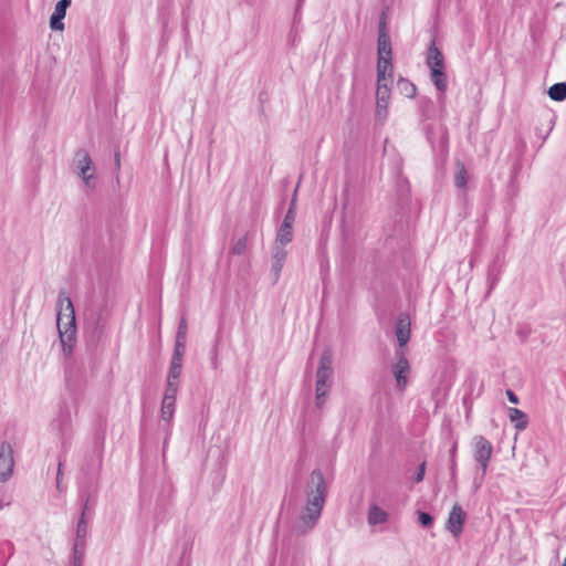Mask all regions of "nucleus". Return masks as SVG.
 Instances as JSON below:
<instances>
[{
  "label": "nucleus",
  "mask_w": 566,
  "mask_h": 566,
  "mask_svg": "<svg viewBox=\"0 0 566 566\" xmlns=\"http://www.w3.org/2000/svg\"><path fill=\"white\" fill-rule=\"evenodd\" d=\"M306 502L296 524V533L305 535L317 524L327 497V484L321 469H314L305 485Z\"/></svg>",
  "instance_id": "1"
},
{
  "label": "nucleus",
  "mask_w": 566,
  "mask_h": 566,
  "mask_svg": "<svg viewBox=\"0 0 566 566\" xmlns=\"http://www.w3.org/2000/svg\"><path fill=\"white\" fill-rule=\"evenodd\" d=\"M56 326L62 345V350L66 357L73 354L76 342V318L74 305L65 291H60L57 296Z\"/></svg>",
  "instance_id": "2"
},
{
  "label": "nucleus",
  "mask_w": 566,
  "mask_h": 566,
  "mask_svg": "<svg viewBox=\"0 0 566 566\" xmlns=\"http://www.w3.org/2000/svg\"><path fill=\"white\" fill-rule=\"evenodd\" d=\"M333 376V356L332 353L326 349L321 355L318 367L316 371V406L322 408L326 401L328 391L332 386Z\"/></svg>",
  "instance_id": "3"
},
{
  "label": "nucleus",
  "mask_w": 566,
  "mask_h": 566,
  "mask_svg": "<svg viewBox=\"0 0 566 566\" xmlns=\"http://www.w3.org/2000/svg\"><path fill=\"white\" fill-rule=\"evenodd\" d=\"M492 452H493V446L485 437H483V436L474 437L473 457L481 469L480 478L479 476L474 478V484L476 488L480 486L482 480L484 479V476L486 474Z\"/></svg>",
  "instance_id": "4"
},
{
  "label": "nucleus",
  "mask_w": 566,
  "mask_h": 566,
  "mask_svg": "<svg viewBox=\"0 0 566 566\" xmlns=\"http://www.w3.org/2000/svg\"><path fill=\"white\" fill-rule=\"evenodd\" d=\"M52 428L59 431L62 448L67 450L73 438V426L71 411L66 406L60 408L57 417L52 421Z\"/></svg>",
  "instance_id": "5"
},
{
  "label": "nucleus",
  "mask_w": 566,
  "mask_h": 566,
  "mask_svg": "<svg viewBox=\"0 0 566 566\" xmlns=\"http://www.w3.org/2000/svg\"><path fill=\"white\" fill-rule=\"evenodd\" d=\"M74 164L78 169V176L88 188L95 187V167L90 154L80 148L75 151Z\"/></svg>",
  "instance_id": "6"
},
{
  "label": "nucleus",
  "mask_w": 566,
  "mask_h": 566,
  "mask_svg": "<svg viewBox=\"0 0 566 566\" xmlns=\"http://www.w3.org/2000/svg\"><path fill=\"white\" fill-rule=\"evenodd\" d=\"M377 54H378L377 62L385 63V64L392 63L391 40L387 32V23H386V18H385L384 12L381 14V18L379 20V25H378Z\"/></svg>",
  "instance_id": "7"
},
{
  "label": "nucleus",
  "mask_w": 566,
  "mask_h": 566,
  "mask_svg": "<svg viewBox=\"0 0 566 566\" xmlns=\"http://www.w3.org/2000/svg\"><path fill=\"white\" fill-rule=\"evenodd\" d=\"M13 448L8 441L0 443V482H7L13 473Z\"/></svg>",
  "instance_id": "8"
},
{
  "label": "nucleus",
  "mask_w": 566,
  "mask_h": 566,
  "mask_svg": "<svg viewBox=\"0 0 566 566\" xmlns=\"http://www.w3.org/2000/svg\"><path fill=\"white\" fill-rule=\"evenodd\" d=\"M397 363L392 366V373L396 379V386L399 391H403L408 384V374L410 371V364L405 356L403 352H396Z\"/></svg>",
  "instance_id": "9"
},
{
  "label": "nucleus",
  "mask_w": 566,
  "mask_h": 566,
  "mask_svg": "<svg viewBox=\"0 0 566 566\" xmlns=\"http://www.w3.org/2000/svg\"><path fill=\"white\" fill-rule=\"evenodd\" d=\"M389 98L390 87L388 85H377L375 120L380 125L387 119Z\"/></svg>",
  "instance_id": "10"
},
{
  "label": "nucleus",
  "mask_w": 566,
  "mask_h": 566,
  "mask_svg": "<svg viewBox=\"0 0 566 566\" xmlns=\"http://www.w3.org/2000/svg\"><path fill=\"white\" fill-rule=\"evenodd\" d=\"M467 520V513L462 509V506L455 503L451 511L449 512V516L446 523V528L454 536L458 537L462 531Z\"/></svg>",
  "instance_id": "11"
},
{
  "label": "nucleus",
  "mask_w": 566,
  "mask_h": 566,
  "mask_svg": "<svg viewBox=\"0 0 566 566\" xmlns=\"http://www.w3.org/2000/svg\"><path fill=\"white\" fill-rule=\"evenodd\" d=\"M78 502L81 505V515L87 517L90 514V511L94 509L96 504V496L93 493L91 485H82L78 490Z\"/></svg>",
  "instance_id": "12"
},
{
  "label": "nucleus",
  "mask_w": 566,
  "mask_h": 566,
  "mask_svg": "<svg viewBox=\"0 0 566 566\" xmlns=\"http://www.w3.org/2000/svg\"><path fill=\"white\" fill-rule=\"evenodd\" d=\"M71 6V0H60L54 8L53 13L50 17V28L53 31H63L66 10Z\"/></svg>",
  "instance_id": "13"
},
{
  "label": "nucleus",
  "mask_w": 566,
  "mask_h": 566,
  "mask_svg": "<svg viewBox=\"0 0 566 566\" xmlns=\"http://www.w3.org/2000/svg\"><path fill=\"white\" fill-rule=\"evenodd\" d=\"M398 345L403 347L410 339V319L407 314H400L395 326Z\"/></svg>",
  "instance_id": "14"
},
{
  "label": "nucleus",
  "mask_w": 566,
  "mask_h": 566,
  "mask_svg": "<svg viewBox=\"0 0 566 566\" xmlns=\"http://www.w3.org/2000/svg\"><path fill=\"white\" fill-rule=\"evenodd\" d=\"M426 64L429 70L444 67V56L442 51L437 46L433 38L428 46Z\"/></svg>",
  "instance_id": "15"
},
{
  "label": "nucleus",
  "mask_w": 566,
  "mask_h": 566,
  "mask_svg": "<svg viewBox=\"0 0 566 566\" xmlns=\"http://www.w3.org/2000/svg\"><path fill=\"white\" fill-rule=\"evenodd\" d=\"M85 335L87 344L95 347L103 335V325L101 324V314L97 315L92 322L87 321L85 325Z\"/></svg>",
  "instance_id": "16"
},
{
  "label": "nucleus",
  "mask_w": 566,
  "mask_h": 566,
  "mask_svg": "<svg viewBox=\"0 0 566 566\" xmlns=\"http://www.w3.org/2000/svg\"><path fill=\"white\" fill-rule=\"evenodd\" d=\"M87 534H88L87 517L80 516L77 525H76L75 539H74L73 546L86 547Z\"/></svg>",
  "instance_id": "17"
},
{
  "label": "nucleus",
  "mask_w": 566,
  "mask_h": 566,
  "mask_svg": "<svg viewBox=\"0 0 566 566\" xmlns=\"http://www.w3.org/2000/svg\"><path fill=\"white\" fill-rule=\"evenodd\" d=\"M430 78L440 93H446L448 87V76L446 66L440 69L430 70Z\"/></svg>",
  "instance_id": "18"
},
{
  "label": "nucleus",
  "mask_w": 566,
  "mask_h": 566,
  "mask_svg": "<svg viewBox=\"0 0 566 566\" xmlns=\"http://www.w3.org/2000/svg\"><path fill=\"white\" fill-rule=\"evenodd\" d=\"M388 513L376 504L370 505L367 522L369 525L384 524L388 521Z\"/></svg>",
  "instance_id": "19"
},
{
  "label": "nucleus",
  "mask_w": 566,
  "mask_h": 566,
  "mask_svg": "<svg viewBox=\"0 0 566 566\" xmlns=\"http://www.w3.org/2000/svg\"><path fill=\"white\" fill-rule=\"evenodd\" d=\"M509 418L518 431H522L527 428L528 417L521 409L509 408Z\"/></svg>",
  "instance_id": "20"
},
{
  "label": "nucleus",
  "mask_w": 566,
  "mask_h": 566,
  "mask_svg": "<svg viewBox=\"0 0 566 566\" xmlns=\"http://www.w3.org/2000/svg\"><path fill=\"white\" fill-rule=\"evenodd\" d=\"M419 112L422 120H429L434 117V103L430 97L422 96L419 99Z\"/></svg>",
  "instance_id": "21"
},
{
  "label": "nucleus",
  "mask_w": 566,
  "mask_h": 566,
  "mask_svg": "<svg viewBox=\"0 0 566 566\" xmlns=\"http://www.w3.org/2000/svg\"><path fill=\"white\" fill-rule=\"evenodd\" d=\"M547 94L551 99L555 102H563L566 99V82H558L553 84L548 91Z\"/></svg>",
  "instance_id": "22"
},
{
  "label": "nucleus",
  "mask_w": 566,
  "mask_h": 566,
  "mask_svg": "<svg viewBox=\"0 0 566 566\" xmlns=\"http://www.w3.org/2000/svg\"><path fill=\"white\" fill-rule=\"evenodd\" d=\"M397 88L400 92V94H402L409 98H413L417 94L416 85L412 82H410L408 78H405V77L398 78Z\"/></svg>",
  "instance_id": "23"
},
{
  "label": "nucleus",
  "mask_w": 566,
  "mask_h": 566,
  "mask_svg": "<svg viewBox=\"0 0 566 566\" xmlns=\"http://www.w3.org/2000/svg\"><path fill=\"white\" fill-rule=\"evenodd\" d=\"M293 240V227L281 223L279 229L276 230L275 240L281 244H289Z\"/></svg>",
  "instance_id": "24"
},
{
  "label": "nucleus",
  "mask_w": 566,
  "mask_h": 566,
  "mask_svg": "<svg viewBox=\"0 0 566 566\" xmlns=\"http://www.w3.org/2000/svg\"><path fill=\"white\" fill-rule=\"evenodd\" d=\"M457 174L454 176V185L460 189H465L468 184V170L462 161L457 163Z\"/></svg>",
  "instance_id": "25"
},
{
  "label": "nucleus",
  "mask_w": 566,
  "mask_h": 566,
  "mask_svg": "<svg viewBox=\"0 0 566 566\" xmlns=\"http://www.w3.org/2000/svg\"><path fill=\"white\" fill-rule=\"evenodd\" d=\"M175 406L176 400L163 399L160 409V417L163 420L170 422L175 413Z\"/></svg>",
  "instance_id": "26"
},
{
  "label": "nucleus",
  "mask_w": 566,
  "mask_h": 566,
  "mask_svg": "<svg viewBox=\"0 0 566 566\" xmlns=\"http://www.w3.org/2000/svg\"><path fill=\"white\" fill-rule=\"evenodd\" d=\"M497 258L489 265L488 269V283L490 290H492L500 280V270L497 269Z\"/></svg>",
  "instance_id": "27"
},
{
  "label": "nucleus",
  "mask_w": 566,
  "mask_h": 566,
  "mask_svg": "<svg viewBox=\"0 0 566 566\" xmlns=\"http://www.w3.org/2000/svg\"><path fill=\"white\" fill-rule=\"evenodd\" d=\"M86 547L73 546L71 566H83Z\"/></svg>",
  "instance_id": "28"
},
{
  "label": "nucleus",
  "mask_w": 566,
  "mask_h": 566,
  "mask_svg": "<svg viewBox=\"0 0 566 566\" xmlns=\"http://www.w3.org/2000/svg\"><path fill=\"white\" fill-rule=\"evenodd\" d=\"M179 389V381H166V389L164 392V398L166 400H176L177 394Z\"/></svg>",
  "instance_id": "29"
},
{
  "label": "nucleus",
  "mask_w": 566,
  "mask_h": 566,
  "mask_svg": "<svg viewBox=\"0 0 566 566\" xmlns=\"http://www.w3.org/2000/svg\"><path fill=\"white\" fill-rule=\"evenodd\" d=\"M247 237L248 234L243 235L242 238L238 239L230 248L229 253L232 255H242L244 254L247 250Z\"/></svg>",
  "instance_id": "30"
},
{
  "label": "nucleus",
  "mask_w": 566,
  "mask_h": 566,
  "mask_svg": "<svg viewBox=\"0 0 566 566\" xmlns=\"http://www.w3.org/2000/svg\"><path fill=\"white\" fill-rule=\"evenodd\" d=\"M285 245L286 244H281V243L274 241L273 253H272V259L274 261L285 262V260L287 258V251L285 249Z\"/></svg>",
  "instance_id": "31"
},
{
  "label": "nucleus",
  "mask_w": 566,
  "mask_h": 566,
  "mask_svg": "<svg viewBox=\"0 0 566 566\" xmlns=\"http://www.w3.org/2000/svg\"><path fill=\"white\" fill-rule=\"evenodd\" d=\"M388 67H392V63L391 64H385V63H380V62H377V85H388L385 81H386V71Z\"/></svg>",
  "instance_id": "32"
},
{
  "label": "nucleus",
  "mask_w": 566,
  "mask_h": 566,
  "mask_svg": "<svg viewBox=\"0 0 566 566\" xmlns=\"http://www.w3.org/2000/svg\"><path fill=\"white\" fill-rule=\"evenodd\" d=\"M418 522L422 527L430 528L434 523V518L428 512L418 511Z\"/></svg>",
  "instance_id": "33"
},
{
  "label": "nucleus",
  "mask_w": 566,
  "mask_h": 566,
  "mask_svg": "<svg viewBox=\"0 0 566 566\" xmlns=\"http://www.w3.org/2000/svg\"><path fill=\"white\" fill-rule=\"evenodd\" d=\"M186 340L187 338H177L175 340L174 355H178L184 357L186 350Z\"/></svg>",
  "instance_id": "34"
},
{
  "label": "nucleus",
  "mask_w": 566,
  "mask_h": 566,
  "mask_svg": "<svg viewBox=\"0 0 566 566\" xmlns=\"http://www.w3.org/2000/svg\"><path fill=\"white\" fill-rule=\"evenodd\" d=\"M284 263L285 262H282V261H274L272 262V266H271V272L273 274V277H274V283L277 282L280 275H281V272H282V269L284 266Z\"/></svg>",
  "instance_id": "35"
},
{
  "label": "nucleus",
  "mask_w": 566,
  "mask_h": 566,
  "mask_svg": "<svg viewBox=\"0 0 566 566\" xmlns=\"http://www.w3.org/2000/svg\"><path fill=\"white\" fill-rule=\"evenodd\" d=\"M517 193H518L517 179H514V177L510 178L509 185H507V196H510L511 198H514L517 196Z\"/></svg>",
  "instance_id": "36"
},
{
  "label": "nucleus",
  "mask_w": 566,
  "mask_h": 566,
  "mask_svg": "<svg viewBox=\"0 0 566 566\" xmlns=\"http://www.w3.org/2000/svg\"><path fill=\"white\" fill-rule=\"evenodd\" d=\"M181 370L178 367L169 366L168 374H167V380L169 381H179Z\"/></svg>",
  "instance_id": "37"
},
{
  "label": "nucleus",
  "mask_w": 566,
  "mask_h": 566,
  "mask_svg": "<svg viewBox=\"0 0 566 566\" xmlns=\"http://www.w3.org/2000/svg\"><path fill=\"white\" fill-rule=\"evenodd\" d=\"M176 337L177 338H187V321L185 317H181V319L178 324Z\"/></svg>",
  "instance_id": "38"
},
{
  "label": "nucleus",
  "mask_w": 566,
  "mask_h": 566,
  "mask_svg": "<svg viewBox=\"0 0 566 566\" xmlns=\"http://www.w3.org/2000/svg\"><path fill=\"white\" fill-rule=\"evenodd\" d=\"M424 474H426V461H423L422 463L419 464L417 472L413 476V481L416 483L422 482L424 479Z\"/></svg>",
  "instance_id": "39"
},
{
  "label": "nucleus",
  "mask_w": 566,
  "mask_h": 566,
  "mask_svg": "<svg viewBox=\"0 0 566 566\" xmlns=\"http://www.w3.org/2000/svg\"><path fill=\"white\" fill-rule=\"evenodd\" d=\"M295 218H296V210L289 208L282 223L283 224L287 223V226L293 227V224L295 222Z\"/></svg>",
  "instance_id": "40"
},
{
  "label": "nucleus",
  "mask_w": 566,
  "mask_h": 566,
  "mask_svg": "<svg viewBox=\"0 0 566 566\" xmlns=\"http://www.w3.org/2000/svg\"><path fill=\"white\" fill-rule=\"evenodd\" d=\"M101 468V460L99 459H96V463H94V459L93 457L91 458L90 460V463H87L86 465V473H91L95 470H98Z\"/></svg>",
  "instance_id": "41"
},
{
  "label": "nucleus",
  "mask_w": 566,
  "mask_h": 566,
  "mask_svg": "<svg viewBox=\"0 0 566 566\" xmlns=\"http://www.w3.org/2000/svg\"><path fill=\"white\" fill-rule=\"evenodd\" d=\"M521 169H522L521 160L515 161L513 167H512V169H511L510 178L514 177V179H517V176H518Z\"/></svg>",
  "instance_id": "42"
},
{
  "label": "nucleus",
  "mask_w": 566,
  "mask_h": 566,
  "mask_svg": "<svg viewBox=\"0 0 566 566\" xmlns=\"http://www.w3.org/2000/svg\"><path fill=\"white\" fill-rule=\"evenodd\" d=\"M182 358L184 357H181V356L172 354L169 366H175V367L182 369Z\"/></svg>",
  "instance_id": "43"
},
{
  "label": "nucleus",
  "mask_w": 566,
  "mask_h": 566,
  "mask_svg": "<svg viewBox=\"0 0 566 566\" xmlns=\"http://www.w3.org/2000/svg\"><path fill=\"white\" fill-rule=\"evenodd\" d=\"M506 396L511 403L517 405L520 402L518 396L512 389L506 390Z\"/></svg>",
  "instance_id": "44"
},
{
  "label": "nucleus",
  "mask_w": 566,
  "mask_h": 566,
  "mask_svg": "<svg viewBox=\"0 0 566 566\" xmlns=\"http://www.w3.org/2000/svg\"><path fill=\"white\" fill-rule=\"evenodd\" d=\"M450 475H451V481L455 482V480H457V460L455 459H451V461H450Z\"/></svg>",
  "instance_id": "45"
},
{
  "label": "nucleus",
  "mask_w": 566,
  "mask_h": 566,
  "mask_svg": "<svg viewBox=\"0 0 566 566\" xmlns=\"http://www.w3.org/2000/svg\"><path fill=\"white\" fill-rule=\"evenodd\" d=\"M297 40V29L292 28L290 34H289V43L294 46Z\"/></svg>",
  "instance_id": "46"
},
{
  "label": "nucleus",
  "mask_w": 566,
  "mask_h": 566,
  "mask_svg": "<svg viewBox=\"0 0 566 566\" xmlns=\"http://www.w3.org/2000/svg\"><path fill=\"white\" fill-rule=\"evenodd\" d=\"M211 354V361L214 368H217L218 365V352H217V345L213 346V348L210 352Z\"/></svg>",
  "instance_id": "47"
},
{
  "label": "nucleus",
  "mask_w": 566,
  "mask_h": 566,
  "mask_svg": "<svg viewBox=\"0 0 566 566\" xmlns=\"http://www.w3.org/2000/svg\"><path fill=\"white\" fill-rule=\"evenodd\" d=\"M297 189H298V186H296L294 192H293V196H292V199H291V202H290V209H294L296 210V200H297Z\"/></svg>",
  "instance_id": "48"
},
{
  "label": "nucleus",
  "mask_w": 566,
  "mask_h": 566,
  "mask_svg": "<svg viewBox=\"0 0 566 566\" xmlns=\"http://www.w3.org/2000/svg\"><path fill=\"white\" fill-rule=\"evenodd\" d=\"M62 462L60 461L59 462V465H57V472H56V486L59 488L60 486V482H61V478H62Z\"/></svg>",
  "instance_id": "49"
},
{
  "label": "nucleus",
  "mask_w": 566,
  "mask_h": 566,
  "mask_svg": "<svg viewBox=\"0 0 566 566\" xmlns=\"http://www.w3.org/2000/svg\"><path fill=\"white\" fill-rule=\"evenodd\" d=\"M297 7H300V4ZM300 20H301V15H300V12H298V8H296L295 13H294V18H293V27L292 28L297 29L296 25L300 22Z\"/></svg>",
  "instance_id": "50"
},
{
  "label": "nucleus",
  "mask_w": 566,
  "mask_h": 566,
  "mask_svg": "<svg viewBox=\"0 0 566 566\" xmlns=\"http://www.w3.org/2000/svg\"><path fill=\"white\" fill-rule=\"evenodd\" d=\"M1 548H2V549H6V548H7V549L10 552V555H12V554H13V545H12V543H11V542H9V541L3 542V543L1 544Z\"/></svg>",
  "instance_id": "51"
},
{
  "label": "nucleus",
  "mask_w": 566,
  "mask_h": 566,
  "mask_svg": "<svg viewBox=\"0 0 566 566\" xmlns=\"http://www.w3.org/2000/svg\"><path fill=\"white\" fill-rule=\"evenodd\" d=\"M457 450H458V444L457 442H454L451 447V449L449 450V454H450V460L451 459H455L457 457Z\"/></svg>",
  "instance_id": "52"
},
{
  "label": "nucleus",
  "mask_w": 566,
  "mask_h": 566,
  "mask_svg": "<svg viewBox=\"0 0 566 566\" xmlns=\"http://www.w3.org/2000/svg\"><path fill=\"white\" fill-rule=\"evenodd\" d=\"M114 159H115L116 169L119 170V168H120V154H119L118 150L115 151Z\"/></svg>",
  "instance_id": "53"
},
{
  "label": "nucleus",
  "mask_w": 566,
  "mask_h": 566,
  "mask_svg": "<svg viewBox=\"0 0 566 566\" xmlns=\"http://www.w3.org/2000/svg\"><path fill=\"white\" fill-rule=\"evenodd\" d=\"M438 102L440 104V107L441 109L444 108V104H446V96H444V93H440L439 97H438Z\"/></svg>",
  "instance_id": "54"
},
{
  "label": "nucleus",
  "mask_w": 566,
  "mask_h": 566,
  "mask_svg": "<svg viewBox=\"0 0 566 566\" xmlns=\"http://www.w3.org/2000/svg\"><path fill=\"white\" fill-rule=\"evenodd\" d=\"M553 126L549 127V130L547 132V134L543 135V133L538 132L537 135L543 139V142L547 138L549 132L552 130Z\"/></svg>",
  "instance_id": "55"
},
{
  "label": "nucleus",
  "mask_w": 566,
  "mask_h": 566,
  "mask_svg": "<svg viewBox=\"0 0 566 566\" xmlns=\"http://www.w3.org/2000/svg\"><path fill=\"white\" fill-rule=\"evenodd\" d=\"M263 95H265V93H263V92H262V93H260V95H259V99H260V102H263V99H264V96H263Z\"/></svg>",
  "instance_id": "56"
},
{
  "label": "nucleus",
  "mask_w": 566,
  "mask_h": 566,
  "mask_svg": "<svg viewBox=\"0 0 566 566\" xmlns=\"http://www.w3.org/2000/svg\"><path fill=\"white\" fill-rule=\"evenodd\" d=\"M167 440H168V438H166V439L164 440V448H165V447H166V444H167Z\"/></svg>",
  "instance_id": "57"
},
{
  "label": "nucleus",
  "mask_w": 566,
  "mask_h": 566,
  "mask_svg": "<svg viewBox=\"0 0 566 566\" xmlns=\"http://www.w3.org/2000/svg\"><path fill=\"white\" fill-rule=\"evenodd\" d=\"M467 400H468V397L465 396V397L463 398V403H467Z\"/></svg>",
  "instance_id": "58"
},
{
  "label": "nucleus",
  "mask_w": 566,
  "mask_h": 566,
  "mask_svg": "<svg viewBox=\"0 0 566 566\" xmlns=\"http://www.w3.org/2000/svg\"><path fill=\"white\" fill-rule=\"evenodd\" d=\"M563 566H566V556H565V559H564Z\"/></svg>",
  "instance_id": "59"
}]
</instances>
